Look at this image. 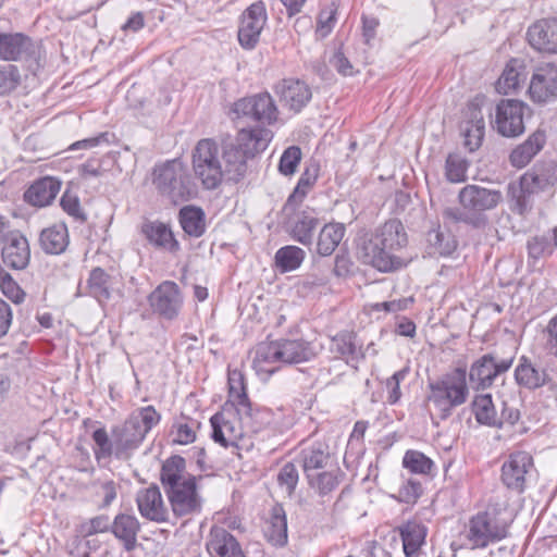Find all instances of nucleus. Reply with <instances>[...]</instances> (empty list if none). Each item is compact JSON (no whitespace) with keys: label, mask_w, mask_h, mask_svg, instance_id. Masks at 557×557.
<instances>
[{"label":"nucleus","mask_w":557,"mask_h":557,"mask_svg":"<svg viewBox=\"0 0 557 557\" xmlns=\"http://www.w3.org/2000/svg\"><path fill=\"white\" fill-rule=\"evenodd\" d=\"M469 169L468 160L459 153H449L445 161V177L448 182L457 184L467 180Z\"/></svg>","instance_id":"49530a36"},{"label":"nucleus","mask_w":557,"mask_h":557,"mask_svg":"<svg viewBox=\"0 0 557 557\" xmlns=\"http://www.w3.org/2000/svg\"><path fill=\"white\" fill-rule=\"evenodd\" d=\"M330 459L329 448L322 443L305 447L300 453V462L308 480H312L319 470L326 468Z\"/></svg>","instance_id":"c756f323"},{"label":"nucleus","mask_w":557,"mask_h":557,"mask_svg":"<svg viewBox=\"0 0 557 557\" xmlns=\"http://www.w3.org/2000/svg\"><path fill=\"white\" fill-rule=\"evenodd\" d=\"M527 79V71L522 60H510L496 83L498 92L508 95L518 90Z\"/></svg>","instance_id":"473e14b6"},{"label":"nucleus","mask_w":557,"mask_h":557,"mask_svg":"<svg viewBox=\"0 0 557 557\" xmlns=\"http://www.w3.org/2000/svg\"><path fill=\"white\" fill-rule=\"evenodd\" d=\"M535 472L533 458L527 451L509 455L502 467V481L510 490L522 493Z\"/></svg>","instance_id":"ddd939ff"},{"label":"nucleus","mask_w":557,"mask_h":557,"mask_svg":"<svg viewBox=\"0 0 557 557\" xmlns=\"http://www.w3.org/2000/svg\"><path fill=\"white\" fill-rule=\"evenodd\" d=\"M554 244L552 245L550 240L545 236H534L528 242V250L529 255L532 258H540L544 253H550L553 250Z\"/></svg>","instance_id":"e2e57ef3"},{"label":"nucleus","mask_w":557,"mask_h":557,"mask_svg":"<svg viewBox=\"0 0 557 557\" xmlns=\"http://www.w3.org/2000/svg\"><path fill=\"white\" fill-rule=\"evenodd\" d=\"M234 112L238 116H246L268 125L276 122L278 116V109L269 92L239 99L234 104Z\"/></svg>","instance_id":"dca6fc26"},{"label":"nucleus","mask_w":557,"mask_h":557,"mask_svg":"<svg viewBox=\"0 0 557 557\" xmlns=\"http://www.w3.org/2000/svg\"><path fill=\"white\" fill-rule=\"evenodd\" d=\"M236 412L245 434L247 432L258 433L273 421V413L270 409L252 408L251 403L237 407Z\"/></svg>","instance_id":"7c9ffc66"},{"label":"nucleus","mask_w":557,"mask_h":557,"mask_svg":"<svg viewBox=\"0 0 557 557\" xmlns=\"http://www.w3.org/2000/svg\"><path fill=\"white\" fill-rule=\"evenodd\" d=\"M120 485L112 479L101 478L91 483V495L99 508H108L116 499Z\"/></svg>","instance_id":"37998d69"},{"label":"nucleus","mask_w":557,"mask_h":557,"mask_svg":"<svg viewBox=\"0 0 557 557\" xmlns=\"http://www.w3.org/2000/svg\"><path fill=\"white\" fill-rule=\"evenodd\" d=\"M408 238L400 221L393 219L376 227L358 246V255L363 263L381 272H389L403 267L397 252L407 246Z\"/></svg>","instance_id":"f03ea898"},{"label":"nucleus","mask_w":557,"mask_h":557,"mask_svg":"<svg viewBox=\"0 0 557 557\" xmlns=\"http://www.w3.org/2000/svg\"><path fill=\"white\" fill-rule=\"evenodd\" d=\"M336 11L337 8L335 3H331L320 11L315 32L321 38L329 36L333 30L336 23Z\"/></svg>","instance_id":"4d7b16f0"},{"label":"nucleus","mask_w":557,"mask_h":557,"mask_svg":"<svg viewBox=\"0 0 557 557\" xmlns=\"http://www.w3.org/2000/svg\"><path fill=\"white\" fill-rule=\"evenodd\" d=\"M143 233L154 247L170 252L178 250V242L174 238L171 228L162 222H147L143 225Z\"/></svg>","instance_id":"72a5a7b5"},{"label":"nucleus","mask_w":557,"mask_h":557,"mask_svg":"<svg viewBox=\"0 0 557 557\" xmlns=\"http://www.w3.org/2000/svg\"><path fill=\"white\" fill-rule=\"evenodd\" d=\"M515 355L502 356L497 350L484 354L470 367L469 380L475 389L490 388L512 367Z\"/></svg>","instance_id":"9d476101"},{"label":"nucleus","mask_w":557,"mask_h":557,"mask_svg":"<svg viewBox=\"0 0 557 557\" xmlns=\"http://www.w3.org/2000/svg\"><path fill=\"white\" fill-rule=\"evenodd\" d=\"M517 384L527 389H537L550 382V377L544 368L536 367L527 357H521L515 369Z\"/></svg>","instance_id":"a878e982"},{"label":"nucleus","mask_w":557,"mask_h":557,"mask_svg":"<svg viewBox=\"0 0 557 557\" xmlns=\"http://www.w3.org/2000/svg\"><path fill=\"white\" fill-rule=\"evenodd\" d=\"M181 225L185 233L190 236L199 237L205 232L203 213L200 209L194 207H185L180 213Z\"/></svg>","instance_id":"a18cd8bd"},{"label":"nucleus","mask_w":557,"mask_h":557,"mask_svg":"<svg viewBox=\"0 0 557 557\" xmlns=\"http://www.w3.org/2000/svg\"><path fill=\"white\" fill-rule=\"evenodd\" d=\"M272 139L271 131L263 127L243 128L235 143L226 144V156L231 169L244 174L246 161L267 149Z\"/></svg>","instance_id":"1a4fd4ad"},{"label":"nucleus","mask_w":557,"mask_h":557,"mask_svg":"<svg viewBox=\"0 0 557 557\" xmlns=\"http://www.w3.org/2000/svg\"><path fill=\"white\" fill-rule=\"evenodd\" d=\"M422 493L419 482L408 481L399 488V499L407 504H414Z\"/></svg>","instance_id":"774afa93"},{"label":"nucleus","mask_w":557,"mask_h":557,"mask_svg":"<svg viewBox=\"0 0 557 557\" xmlns=\"http://www.w3.org/2000/svg\"><path fill=\"white\" fill-rule=\"evenodd\" d=\"M345 225L342 223L325 224L318 236L317 252L320 256H331L345 235Z\"/></svg>","instance_id":"4c0bfd02"},{"label":"nucleus","mask_w":557,"mask_h":557,"mask_svg":"<svg viewBox=\"0 0 557 557\" xmlns=\"http://www.w3.org/2000/svg\"><path fill=\"white\" fill-rule=\"evenodd\" d=\"M313 356V348L304 339L281 338L258 344L252 364L258 373L271 375L278 369L277 363H300Z\"/></svg>","instance_id":"423d86ee"},{"label":"nucleus","mask_w":557,"mask_h":557,"mask_svg":"<svg viewBox=\"0 0 557 557\" xmlns=\"http://www.w3.org/2000/svg\"><path fill=\"white\" fill-rule=\"evenodd\" d=\"M173 442L180 445H187L196 440V432L193 425L186 422H178L174 425Z\"/></svg>","instance_id":"69168bd1"},{"label":"nucleus","mask_w":557,"mask_h":557,"mask_svg":"<svg viewBox=\"0 0 557 557\" xmlns=\"http://www.w3.org/2000/svg\"><path fill=\"white\" fill-rule=\"evenodd\" d=\"M330 350L347 363L358 362L363 358L361 346L352 332H342L332 338Z\"/></svg>","instance_id":"f704fd0d"},{"label":"nucleus","mask_w":557,"mask_h":557,"mask_svg":"<svg viewBox=\"0 0 557 557\" xmlns=\"http://www.w3.org/2000/svg\"><path fill=\"white\" fill-rule=\"evenodd\" d=\"M512 519L505 509L488 507L485 511L473 516L463 533L460 535V544L454 542V550L460 548L479 549L485 548L490 544L506 539L509 534V527Z\"/></svg>","instance_id":"20e7f679"},{"label":"nucleus","mask_w":557,"mask_h":557,"mask_svg":"<svg viewBox=\"0 0 557 557\" xmlns=\"http://www.w3.org/2000/svg\"><path fill=\"white\" fill-rule=\"evenodd\" d=\"M403 540V548L406 557H412L418 553L426 536V529L423 524L409 521L399 528Z\"/></svg>","instance_id":"58836bf2"},{"label":"nucleus","mask_w":557,"mask_h":557,"mask_svg":"<svg viewBox=\"0 0 557 557\" xmlns=\"http://www.w3.org/2000/svg\"><path fill=\"white\" fill-rule=\"evenodd\" d=\"M42 53L34 41L22 33H0V60L29 62L28 69L36 72L40 66Z\"/></svg>","instance_id":"9b49d317"},{"label":"nucleus","mask_w":557,"mask_h":557,"mask_svg":"<svg viewBox=\"0 0 557 557\" xmlns=\"http://www.w3.org/2000/svg\"><path fill=\"white\" fill-rule=\"evenodd\" d=\"M160 478L175 517H191L200 513L203 499L198 482L202 478L187 472L183 457L172 456L166 459Z\"/></svg>","instance_id":"f257e3e1"},{"label":"nucleus","mask_w":557,"mask_h":557,"mask_svg":"<svg viewBox=\"0 0 557 557\" xmlns=\"http://www.w3.org/2000/svg\"><path fill=\"white\" fill-rule=\"evenodd\" d=\"M21 84V73L16 65H0V96H4L13 91Z\"/></svg>","instance_id":"864d4df0"},{"label":"nucleus","mask_w":557,"mask_h":557,"mask_svg":"<svg viewBox=\"0 0 557 557\" xmlns=\"http://www.w3.org/2000/svg\"><path fill=\"white\" fill-rule=\"evenodd\" d=\"M228 392L230 399L235 405V408L250 403L246 392L244 375L238 370L228 371Z\"/></svg>","instance_id":"8fccbe9b"},{"label":"nucleus","mask_w":557,"mask_h":557,"mask_svg":"<svg viewBox=\"0 0 557 557\" xmlns=\"http://www.w3.org/2000/svg\"><path fill=\"white\" fill-rule=\"evenodd\" d=\"M211 557H245L237 540L221 527H213L207 541Z\"/></svg>","instance_id":"b1692460"},{"label":"nucleus","mask_w":557,"mask_h":557,"mask_svg":"<svg viewBox=\"0 0 557 557\" xmlns=\"http://www.w3.org/2000/svg\"><path fill=\"white\" fill-rule=\"evenodd\" d=\"M226 156V146L222 149L211 138L200 139L191 150V168L206 189H215L224 177L237 180L242 175L238 171L231 169Z\"/></svg>","instance_id":"7ed1b4c3"},{"label":"nucleus","mask_w":557,"mask_h":557,"mask_svg":"<svg viewBox=\"0 0 557 557\" xmlns=\"http://www.w3.org/2000/svg\"><path fill=\"white\" fill-rule=\"evenodd\" d=\"M30 259L27 238L18 232L11 233L2 248V260L7 267L15 270L26 268Z\"/></svg>","instance_id":"5701e85b"},{"label":"nucleus","mask_w":557,"mask_h":557,"mask_svg":"<svg viewBox=\"0 0 557 557\" xmlns=\"http://www.w3.org/2000/svg\"><path fill=\"white\" fill-rule=\"evenodd\" d=\"M529 96L533 102L547 103L557 99V65L544 63L535 67Z\"/></svg>","instance_id":"a211bd4d"},{"label":"nucleus","mask_w":557,"mask_h":557,"mask_svg":"<svg viewBox=\"0 0 557 557\" xmlns=\"http://www.w3.org/2000/svg\"><path fill=\"white\" fill-rule=\"evenodd\" d=\"M428 242L434 248V252L441 256L450 255L457 247L454 236L449 233L441 232L440 230L430 231Z\"/></svg>","instance_id":"3c124183"},{"label":"nucleus","mask_w":557,"mask_h":557,"mask_svg":"<svg viewBox=\"0 0 557 557\" xmlns=\"http://www.w3.org/2000/svg\"><path fill=\"white\" fill-rule=\"evenodd\" d=\"M527 38L535 50L557 54V18H544L533 23L528 28Z\"/></svg>","instance_id":"4be33fe9"},{"label":"nucleus","mask_w":557,"mask_h":557,"mask_svg":"<svg viewBox=\"0 0 557 557\" xmlns=\"http://www.w3.org/2000/svg\"><path fill=\"white\" fill-rule=\"evenodd\" d=\"M113 535L122 543L126 550H132L137 544V534L140 523L134 515L119 513L114 517L110 527Z\"/></svg>","instance_id":"bb28decb"},{"label":"nucleus","mask_w":557,"mask_h":557,"mask_svg":"<svg viewBox=\"0 0 557 557\" xmlns=\"http://www.w3.org/2000/svg\"><path fill=\"white\" fill-rule=\"evenodd\" d=\"M161 416L153 406H147L134 411L128 420L146 436L160 422Z\"/></svg>","instance_id":"de8ad7c7"},{"label":"nucleus","mask_w":557,"mask_h":557,"mask_svg":"<svg viewBox=\"0 0 557 557\" xmlns=\"http://www.w3.org/2000/svg\"><path fill=\"white\" fill-rule=\"evenodd\" d=\"M92 440L97 446L94 451L98 460L114 455V437L111 441L104 428L94 431Z\"/></svg>","instance_id":"13d9d810"},{"label":"nucleus","mask_w":557,"mask_h":557,"mask_svg":"<svg viewBox=\"0 0 557 557\" xmlns=\"http://www.w3.org/2000/svg\"><path fill=\"white\" fill-rule=\"evenodd\" d=\"M0 290L15 305L22 304L26 297V293L7 272H0Z\"/></svg>","instance_id":"5fc2aeb1"},{"label":"nucleus","mask_w":557,"mask_h":557,"mask_svg":"<svg viewBox=\"0 0 557 557\" xmlns=\"http://www.w3.org/2000/svg\"><path fill=\"white\" fill-rule=\"evenodd\" d=\"M267 21V10L262 1L252 3L243 12L237 37L244 49L252 50L258 45Z\"/></svg>","instance_id":"2eb2a0df"},{"label":"nucleus","mask_w":557,"mask_h":557,"mask_svg":"<svg viewBox=\"0 0 557 557\" xmlns=\"http://www.w3.org/2000/svg\"><path fill=\"white\" fill-rule=\"evenodd\" d=\"M544 338L547 351L557 357V314L548 321L544 330Z\"/></svg>","instance_id":"338daca9"},{"label":"nucleus","mask_w":557,"mask_h":557,"mask_svg":"<svg viewBox=\"0 0 557 557\" xmlns=\"http://www.w3.org/2000/svg\"><path fill=\"white\" fill-rule=\"evenodd\" d=\"M472 410L475 417V420L483 425L500 428L502 419L497 414L495 406L492 400V396L490 394H482L475 396Z\"/></svg>","instance_id":"ea45409f"},{"label":"nucleus","mask_w":557,"mask_h":557,"mask_svg":"<svg viewBox=\"0 0 557 557\" xmlns=\"http://www.w3.org/2000/svg\"><path fill=\"white\" fill-rule=\"evenodd\" d=\"M318 224L319 220L313 209L302 210L292 219L289 234L298 243L309 246L312 244L313 232Z\"/></svg>","instance_id":"c85d7f7f"},{"label":"nucleus","mask_w":557,"mask_h":557,"mask_svg":"<svg viewBox=\"0 0 557 557\" xmlns=\"http://www.w3.org/2000/svg\"><path fill=\"white\" fill-rule=\"evenodd\" d=\"M317 180L315 173H311L309 170H306L294 189V193L289 196L288 201H301L306 195L308 194L311 186L314 184Z\"/></svg>","instance_id":"052dcab7"},{"label":"nucleus","mask_w":557,"mask_h":557,"mask_svg":"<svg viewBox=\"0 0 557 557\" xmlns=\"http://www.w3.org/2000/svg\"><path fill=\"white\" fill-rule=\"evenodd\" d=\"M61 183L54 177H44L36 181L25 191V200L34 207H46L49 206L58 193L60 191Z\"/></svg>","instance_id":"cd10ccee"},{"label":"nucleus","mask_w":557,"mask_h":557,"mask_svg":"<svg viewBox=\"0 0 557 557\" xmlns=\"http://www.w3.org/2000/svg\"><path fill=\"white\" fill-rule=\"evenodd\" d=\"M485 124L481 110L480 99L471 101L466 109L465 120L461 123V133L465 146L469 151H475L482 144Z\"/></svg>","instance_id":"412c9836"},{"label":"nucleus","mask_w":557,"mask_h":557,"mask_svg":"<svg viewBox=\"0 0 557 557\" xmlns=\"http://www.w3.org/2000/svg\"><path fill=\"white\" fill-rule=\"evenodd\" d=\"M429 403L437 410L441 419H447L455 408L466 404L469 398L466 368H455L429 383Z\"/></svg>","instance_id":"0eeeda50"},{"label":"nucleus","mask_w":557,"mask_h":557,"mask_svg":"<svg viewBox=\"0 0 557 557\" xmlns=\"http://www.w3.org/2000/svg\"><path fill=\"white\" fill-rule=\"evenodd\" d=\"M339 470L333 469L327 471L318 472L313 475L312 480H308L310 486L317 488L320 494L325 495L332 492L339 483Z\"/></svg>","instance_id":"603ef678"},{"label":"nucleus","mask_w":557,"mask_h":557,"mask_svg":"<svg viewBox=\"0 0 557 557\" xmlns=\"http://www.w3.org/2000/svg\"><path fill=\"white\" fill-rule=\"evenodd\" d=\"M62 209L75 219H83L84 214L81 208L79 198L70 191H65L61 198Z\"/></svg>","instance_id":"0e129e2a"},{"label":"nucleus","mask_w":557,"mask_h":557,"mask_svg":"<svg viewBox=\"0 0 557 557\" xmlns=\"http://www.w3.org/2000/svg\"><path fill=\"white\" fill-rule=\"evenodd\" d=\"M545 141L546 136L544 132H534L523 144L511 151L509 156L511 165L517 169H522L528 165L533 157L544 147Z\"/></svg>","instance_id":"2f4dec72"},{"label":"nucleus","mask_w":557,"mask_h":557,"mask_svg":"<svg viewBox=\"0 0 557 557\" xmlns=\"http://www.w3.org/2000/svg\"><path fill=\"white\" fill-rule=\"evenodd\" d=\"M210 423L212 426L211 437L221 446L225 448H248L252 445L251 443H245V431L243 430V425L236 410L232 411L225 409L221 412H216L211 417Z\"/></svg>","instance_id":"f8f14e48"},{"label":"nucleus","mask_w":557,"mask_h":557,"mask_svg":"<svg viewBox=\"0 0 557 557\" xmlns=\"http://www.w3.org/2000/svg\"><path fill=\"white\" fill-rule=\"evenodd\" d=\"M111 277L101 268L91 270L87 280L88 294L102 304L111 296Z\"/></svg>","instance_id":"a19ab883"},{"label":"nucleus","mask_w":557,"mask_h":557,"mask_svg":"<svg viewBox=\"0 0 557 557\" xmlns=\"http://www.w3.org/2000/svg\"><path fill=\"white\" fill-rule=\"evenodd\" d=\"M136 504L143 518L157 523L168 521L169 510L158 486L140 488L136 494Z\"/></svg>","instance_id":"aec40b11"},{"label":"nucleus","mask_w":557,"mask_h":557,"mask_svg":"<svg viewBox=\"0 0 557 557\" xmlns=\"http://www.w3.org/2000/svg\"><path fill=\"white\" fill-rule=\"evenodd\" d=\"M403 466L412 473L430 474L434 468V462L423 453L410 449L405 453Z\"/></svg>","instance_id":"09e8293b"},{"label":"nucleus","mask_w":557,"mask_h":557,"mask_svg":"<svg viewBox=\"0 0 557 557\" xmlns=\"http://www.w3.org/2000/svg\"><path fill=\"white\" fill-rule=\"evenodd\" d=\"M458 201L461 208H446L444 216L481 228L488 223L484 212L496 209L503 201V194L498 189L468 184L459 190Z\"/></svg>","instance_id":"39448f33"},{"label":"nucleus","mask_w":557,"mask_h":557,"mask_svg":"<svg viewBox=\"0 0 557 557\" xmlns=\"http://www.w3.org/2000/svg\"><path fill=\"white\" fill-rule=\"evenodd\" d=\"M408 371L407 369H401L397 372H395L391 377L386 381V388H387V401L392 405L396 404L400 397V382L405 380Z\"/></svg>","instance_id":"680f3d73"},{"label":"nucleus","mask_w":557,"mask_h":557,"mask_svg":"<svg viewBox=\"0 0 557 557\" xmlns=\"http://www.w3.org/2000/svg\"><path fill=\"white\" fill-rule=\"evenodd\" d=\"M273 90L282 106L294 113L300 112L311 100L310 87L298 78H284L277 82Z\"/></svg>","instance_id":"6ab92c4d"},{"label":"nucleus","mask_w":557,"mask_h":557,"mask_svg":"<svg viewBox=\"0 0 557 557\" xmlns=\"http://www.w3.org/2000/svg\"><path fill=\"white\" fill-rule=\"evenodd\" d=\"M528 107L520 100H502L495 111V127L505 137H517L524 132V113Z\"/></svg>","instance_id":"4468645a"},{"label":"nucleus","mask_w":557,"mask_h":557,"mask_svg":"<svg viewBox=\"0 0 557 557\" xmlns=\"http://www.w3.org/2000/svg\"><path fill=\"white\" fill-rule=\"evenodd\" d=\"M306 252L297 246L288 245L280 248L274 256L275 267L282 273L298 269L304 262Z\"/></svg>","instance_id":"79ce46f5"},{"label":"nucleus","mask_w":557,"mask_h":557,"mask_svg":"<svg viewBox=\"0 0 557 557\" xmlns=\"http://www.w3.org/2000/svg\"><path fill=\"white\" fill-rule=\"evenodd\" d=\"M301 150L297 146L288 147L282 154L278 163V171L285 176L293 175L300 163Z\"/></svg>","instance_id":"6e6d98bb"},{"label":"nucleus","mask_w":557,"mask_h":557,"mask_svg":"<svg viewBox=\"0 0 557 557\" xmlns=\"http://www.w3.org/2000/svg\"><path fill=\"white\" fill-rule=\"evenodd\" d=\"M544 177L533 172H527L520 180V194L515 198L511 210L520 215L525 214L529 209V200L525 194H533L544 186Z\"/></svg>","instance_id":"e433bc0d"},{"label":"nucleus","mask_w":557,"mask_h":557,"mask_svg":"<svg viewBox=\"0 0 557 557\" xmlns=\"http://www.w3.org/2000/svg\"><path fill=\"white\" fill-rule=\"evenodd\" d=\"M40 246L51 255H59L65 250L69 245V232L64 223H57L46 227L40 233Z\"/></svg>","instance_id":"c9c22d12"},{"label":"nucleus","mask_w":557,"mask_h":557,"mask_svg":"<svg viewBox=\"0 0 557 557\" xmlns=\"http://www.w3.org/2000/svg\"><path fill=\"white\" fill-rule=\"evenodd\" d=\"M152 184L173 203L188 201L196 193L186 166L180 159L156 165L152 172Z\"/></svg>","instance_id":"6e6552de"},{"label":"nucleus","mask_w":557,"mask_h":557,"mask_svg":"<svg viewBox=\"0 0 557 557\" xmlns=\"http://www.w3.org/2000/svg\"><path fill=\"white\" fill-rule=\"evenodd\" d=\"M183 302L181 289L172 281H164L149 296L153 312L168 320H173L180 314Z\"/></svg>","instance_id":"f3484780"},{"label":"nucleus","mask_w":557,"mask_h":557,"mask_svg":"<svg viewBox=\"0 0 557 557\" xmlns=\"http://www.w3.org/2000/svg\"><path fill=\"white\" fill-rule=\"evenodd\" d=\"M264 535L274 546H283L287 542V521L282 509L274 512L264 529Z\"/></svg>","instance_id":"c03bdc74"},{"label":"nucleus","mask_w":557,"mask_h":557,"mask_svg":"<svg viewBox=\"0 0 557 557\" xmlns=\"http://www.w3.org/2000/svg\"><path fill=\"white\" fill-rule=\"evenodd\" d=\"M112 437H114V456L117 459L129 458L145 438L128 419L123 425L112 430Z\"/></svg>","instance_id":"393cba45"},{"label":"nucleus","mask_w":557,"mask_h":557,"mask_svg":"<svg viewBox=\"0 0 557 557\" xmlns=\"http://www.w3.org/2000/svg\"><path fill=\"white\" fill-rule=\"evenodd\" d=\"M298 471L294 463H285L277 474V482L285 493L290 496L298 483Z\"/></svg>","instance_id":"bf43d9fd"}]
</instances>
